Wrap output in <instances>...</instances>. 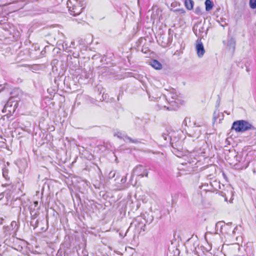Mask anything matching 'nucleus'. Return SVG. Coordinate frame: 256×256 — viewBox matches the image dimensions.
<instances>
[{
  "label": "nucleus",
  "instance_id": "nucleus-1",
  "mask_svg": "<svg viewBox=\"0 0 256 256\" xmlns=\"http://www.w3.org/2000/svg\"><path fill=\"white\" fill-rule=\"evenodd\" d=\"M232 129L236 132H244L249 130H254V128L248 122L239 120L234 122Z\"/></svg>",
  "mask_w": 256,
  "mask_h": 256
},
{
  "label": "nucleus",
  "instance_id": "nucleus-2",
  "mask_svg": "<svg viewBox=\"0 0 256 256\" xmlns=\"http://www.w3.org/2000/svg\"><path fill=\"white\" fill-rule=\"evenodd\" d=\"M132 174L148 177V172L142 166H138L133 170Z\"/></svg>",
  "mask_w": 256,
  "mask_h": 256
},
{
  "label": "nucleus",
  "instance_id": "nucleus-3",
  "mask_svg": "<svg viewBox=\"0 0 256 256\" xmlns=\"http://www.w3.org/2000/svg\"><path fill=\"white\" fill-rule=\"evenodd\" d=\"M196 50L198 58H201L204 56L205 50L200 40H198L196 42Z\"/></svg>",
  "mask_w": 256,
  "mask_h": 256
},
{
  "label": "nucleus",
  "instance_id": "nucleus-4",
  "mask_svg": "<svg viewBox=\"0 0 256 256\" xmlns=\"http://www.w3.org/2000/svg\"><path fill=\"white\" fill-rule=\"evenodd\" d=\"M68 2L69 0L68 1L67 4L70 14L75 16L81 13L82 8L80 6H70Z\"/></svg>",
  "mask_w": 256,
  "mask_h": 256
},
{
  "label": "nucleus",
  "instance_id": "nucleus-5",
  "mask_svg": "<svg viewBox=\"0 0 256 256\" xmlns=\"http://www.w3.org/2000/svg\"><path fill=\"white\" fill-rule=\"evenodd\" d=\"M150 65L156 70H160L162 68L160 63L156 60H152L151 62Z\"/></svg>",
  "mask_w": 256,
  "mask_h": 256
},
{
  "label": "nucleus",
  "instance_id": "nucleus-6",
  "mask_svg": "<svg viewBox=\"0 0 256 256\" xmlns=\"http://www.w3.org/2000/svg\"><path fill=\"white\" fill-rule=\"evenodd\" d=\"M236 41L233 38H230L228 43V47L230 50H234L235 48Z\"/></svg>",
  "mask_w": 256,
  "mask_h": 256
},
{
  "label": "nucleus",
  "instance_id": "nucleus-7",
  "mask_svg": "<svg viewBox=\"0 0 256 256\" xmlns=\"http://www.w3.org/2000/svg\"><path fill=\"white\" fill-rule=\"evenodd\" d=\"M194 2L192 0H185L184 4L186 8L188 10H191L193 8Z\"/></svg>",
  "mask_w": 256,
  "mask_h": 256
},
{
  "label": "nucleus",
  "instance_id": "nucleus-8",
  "mask_svg": "<svg viewBox=\"0 0 256 256\" xmlns=\"http://www.w3.org/2000/svg\"><path fill=\"white\" fill-rule=\"evenodd\" d=\"M206 10V11H210L213 7V4L210 0H206L205 2Z\"/></svg>",
  "mask_w": 256,
  "mask_h": 256
},
{
  "label": "nucleus",
  "instance_id": "nucleus-9",
  "mask_svg": "<svg viewBox=\"0 0 256 256\" xmlns=\"http://www.w3.org/2000/svg\"><path fill=\"white\" fill-rule=\"evenodd\" d=\"M249 5L252 9H256V0H250Z\"/></svg>",
  "mask_w": 256,
  "mask_h": 256
},
{
  "label": "nucleus",
  "instance_id": "nucleus-10",
  "mask_svg": "<svg viewBox=\"0 0 256 256\" xmlns=\"http://www.w3.org/2000/svg\"><path fill=\"white\" fill-rule=\"evenodd\" d=\"M122 138L126 142H136V141L132 140L131 138H129L128 136H123Z\"/></svg>",
  "mask_w": 256,
  "mask_h": 256
},
{
  "label": "nucleus",
  "instance_id": "nucleus-11",
  "mask_svg": "<svg viewBox=\"0 0 256 256\" xmlns=\"http://www.w3.org/2000/svg\"><path fill=\"white\" fill-rule=\"evenodd\" d=\"M3 14V9L0 6V22H2L4 20H6V17L5 16H2V18H3V20L1 19V16Z\"/></svg>",
  "mask_w": 256,
  "mask_h": 256
},
{
  "label": "nucleus",
  "instance_id": "nucleus-12",
  "mask_svg": "<svg viewBox=\"0 0 256 256\" xmlns=\"http://www.w3.org/2000/svg\"><path fill=\"white\" fill-rule=\"evenodd\" d=\"M190 122V118H186L184 120V122H186V124H188V122Z\"/></svg>",
  "mask_w": 256,
  "mask_h": 256
},
{
  "label": "nucleus",
  "instance_id": "nucleus-13",
  "mask_svg": "<svg viewBox=\"0 0 256 256\" xmlns=\"http://www.w3.org/2000/svg\"><path fill=\"white\" fill-rule=\"evenodd\" d=\"M9 106V104L8 103L7 104H6L4 106V109L6 110Z\"/></svg>",
  "mask_w": 256,
  "mask_h": 256
},
{
  "label": "nucleus",
  "instance_id": "nucleus-14",
  "mask_svg": "<svg viewBox=\"0 0 256 256\" xmlns=\"http://www.w3.org/2000/svg\"><path fill=\"white\" fill-rule=\"evenodd\" d=\"M194 125L195 126H201L200 124L196 125V122H194Z\"/></svg>",
  "mask_w": 256,
  "mask_h": 256
},
{
  "label": "nucleus",
  "instance_id": "nucleus-15",
  "mask_svg": "<svg viewBox=\"0 0 256 256\" xmlns=\"http://www.w3.org/2000/svg\"><path fill=\"white\" fill-rule=\"evenodd\" d=\"M196 13H198V12H199V8H196Z\"/></svg>",
  "mask_w": 256,
  "mask_h": 256
},
{
  "label": "nucleus",
  "instance_id": "nucleus-16",
  "mask_svg": "<svg viewBox=\"0 0 256 256\" xmlns=\"http://www.w3.org/2000/svg\"><path fill=\"white\" fill-rule=\"evenodd\" d=\"M182 11V12H184V10H176V11Z\"/></svg>",
  "mask_w": 256,
  "mask_h": 256
},
{
  "label": "nucleus",
  "instance_id": "nucleus-17",
  "mask_svg": "<svg viewBox=\"0 0 256 256\" xmlns=\"http://www.w3.org/2000/svg\"><path fill=\"white\" fill-rule=\"evenodd\" d=\"M172 98H174V99L175 100H177V98H174V97H173V96L172 97Z\"/></svg>",
  "mask_w": 256,
  "mask_h": 256
},
{
  "label": "nucleus",
  "instance_id": "nucleus-18",
  "mask_svg": "<svg viewBox=\"0 0 256 256\" xmlns=\"http://www.w3.org/2000/svg\"><path fill=\"white\" fill-rule=\"evenodd\" d=\"M38 204V202H35V204Z\"/></svg>",
  "mask_w": 256,
  "mask_h": 256
}]
</instances>
